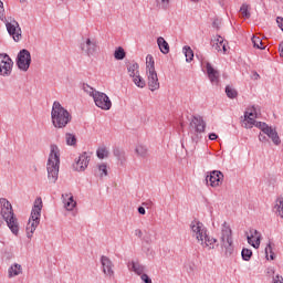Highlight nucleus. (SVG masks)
<instances>
[{"instance_id":"obj_1","label":"nucleus","mask_w":283,"mask_h":283,"mask_svg":"<svg viewBox=\"0 0 283 283\" xmlns=\"http://www.w3.org/2000/svg\"><path fill=\"white\" fill-rule=\"evenodd\" d=\"M256 118H258V113L255 112V107H252L245 111L243 127L245 129H251L253 128V125H255V127L261 129L263 134H266V136L271 138L274 145H280L282 143V139H280V135H277V130L273 129L264 122H255Z\"/></svg>"},{"instance_id":"obj_2","label":"nucleus","mask_w":283,"mask_h":283,"mask_svg":"<svg viewBox=\"0 0 283 283\" xmlns=\"http://www.w3.org/2000/svg\"><path fill=\"white\" fill-rule=\"evenodd\" d=\"M190 229L192 232V238H196L203 249H216V247H218V239L207 234V228L202 222L193 220L190 223Z\"/></svg>"},{"instance_id":"obj_3","label":"nucleus","mask_w":283,"mask_h":283,"mask_svg":"<svg viewBox=\"0 0 283 283\" xmlns=\"http://www.w3.org/2000/svg\"><path fill=\"white\" fill-rule=\"evenodd\" d=\"M51 120L55 129H65L72 123V114L60 102H54L51 111Z\"/></svg>"},{"instance_id":"obj_4","label":"nucleus","mask_w":283,"mask_h":283,"mask_svg":"<svg viewBox=\"0 0 283 283\" xmlns=\"http://www.w3.org/2000/svg\"><path fill=\"white\" fill-rule=\"evenodd\" d=\"M61 165V150L59 146L51 145V151L46 163L48 179L54 185L59 180V167Z\"/></svg>"},{"instance_id":"obj_5","label":"nucleus","mask_w":283,"mask_h":283,"mask_svg":"<svg viewBox=\"0 0 283 283\" xmlns=\"http://www.w3.org/2000/svg\"><path fill=\"white\" fill-rule=\"evenodd\" d=\"M1 216L13 235H19V219L14 216L12 203L6 198L0 199Z\"/></svg>"},{"instance_id":"obj_6","label":"nucleus","mask_w":283,"mask_h":283,"mask_svg":"<svg viewBox=\"0 0 283 283\" xmlns=\"http://www.w3.org/2000/svg\"><path fill=\"white\" fill-rule=\"evenodd\" d=\"M220 247L224 252L226 258H231L233 255V251H235L233 247V231L229 223L223 222L221 227V234L219 238Z\"/></svg>"},{"instance_id":"obj_7","label":"nucleus","mask_w":283,"mask_h":283,"mask_svg":"<svg viewBox=\"0 0 283 283\" xmlns=\"http://www.w3.org/2000/svg\"><path fill=\"white\" fill-rule=\"evenodd\" d=\"M42 209H43V200H41V198H36L31 211L29 222L27 224V238L29 239L32 238L34 231H36V227L41 224Z\"/></svg>"},{"instance_id":"obj_8","label":"nucleus","mask_w":283,"mask_h":283,"mask_svg":"<svg viewBox=\"0 0 283 283\" xmlns=\"http://www.w3.org/2000/svg\"><path fill=\"white\" fill-rule=\"evenodd\" d=\"M146 74L148 90H150V92L160 90V82L158 81V73L156 72V62L151 55L146 56Z\"/></svg>"},{"instance_id":"obj_9","label":"nucleus","mask_w":283,"mask_h":283,"mask_svg":"<svg viewBox=\"0 0 283 283\" xmlns=\"http://www.w3.org/2000/svg\"><path fill=\"white\" fill-rule=\"evenodd\" d=\"M189 129L190 134H195L191 136L193 143H198L200 140L199 134H205V129H207V122L200 115L192 116Z\"/></svg>"},{"instance_id":"obj_10","label":"nucleus","mask_w":283,"mask_h":283,"mask_svg":"<svg viewBox=\"0 0 283 283\" xmlns=\"http://www.w3.org/2000/svg\"><path fill=\"white\" fill-rule=\"evenodd\" d=\"M3 23H6L8 34L12 36L13 41H21L22 31L21 27L19 25V22L14 20V18L10 17L3 20Z\"/></svg>"},{"instance_id":"obj_11","label":"nucleus","mask_w":283,"mask_h":283,"mask_svg":"<svg viewBox=\"0 0 283 283\" xmlns=\"http://www.w3.org/2000/svg\"><path fill=\"white\" fill-rule=\"evenodd\" d=\"M32 63V55L28 49H22L17 56V65L21 72H28Z\"/></svg>"},{"instance_id":"obj_12","label":"nucleus","mask_w":283,"mask_h":283,"mask_svg":"<svg viewBox=\"0 0 283 283\" xmlns=\"http://www.w3.org/2000/svg\"><path fill=\"white\" fill-rule=\"evenodd\" d=\"M93 101L96 107H99V109H104V112L112 109V99H109V96H107V94L103 92L97 91L94 94Z\"/></svg>"},{"instance_id":"obj_13","label":"nucleus","mask_w":283,"mask_h":283,"mask_svg":"<svg viewBox=\"0 0 283 283\" xmlns=\"http://www.w3.org/2000/svg\"><path fill=\"white\" fill-rule=\"evenodd\" d=\"M80 48L87 56H94L98 50V43L96 40L87 38L82 40Z\"/></svg>"},{"instance_id":"obj_14","label":"nucleus","mask_w":283,"mask_h":283,"mask_svg":"<svg viewBox=\"0 0 283 283\" xmlns=\"http://www.w3.org/2000/svg\"><path fill=\"white\" fill-rule=\"evenodd\" d=\"M12 59L8 54H0V74L1 76H10L12 74Z\"/></svg>"},{"instance_id":"obj_15","label":"nucleus","mask_w":283,"mask_h":283,"mask_svg":"<svg viewBox=\"0 0 283 283\" xmlns=\"http://www.w3.org/2000/svg\"><path fill=\"white\" fill-rule=\"evenodd\" d=\"M90 160H92V153H82L73 165L75 171H85L90 165Z\"/></svg>"},{"instance_id":"obj_16","label":"nucleus","mask_w":283,"mask_h":283,"mask_svg":"<svg viewBox=\"0 0 283 283\" xmlns=\"http://www.w3.org/2000/svg\"><path fill=\"white\" fill-rule=\"evenodd\" d=\"M210 45L212 50L216 52H221L222 54H227L228 48H227V41H224V38L221 35H214L211 38Z\"/></svg>"},{"instance_id":"obj_17","label":"nucleus","mask_w":283,"mask_h":283,"mask_svg":"<svg viewBox=\"0 0 283 283\" xmlns=\"http://www.w3.org/2000/svg\"><path fill=\"white\" fill-rule=\"evenodd\" d=\"M224 180V175L220 170H212L210 175L206 177V181L210 182L211 187H220Z\"/></svg>"},{"instance_id":"obj_18","label":"nucleus","mask_w":283,"mask_h":283,"mask_svg":"<svg viewBox=\"0 0 283 283\" xmlns=\"http://www.w3.org/2000/svg\"><path fill=\"white\" fill-rule=\"evenodd\" d=\"M102 271L106 277H114V262L108 256H101Z\"/></svg>"},{"instance_id":"obj_19","label":"nucleus","mask_w":283,"mask_h":283,"mask_svg":"<svg viewBox=\"0 0 283 283\" xmlns=\"http://www.w3.org/2000/svg\"><path fill=\"white\" fill-rule=\"evenodd\" d=\"M249 233L247 235L248 243L253 247V249H260V242L262 240V234L255 230V229H250Z\"/></svg>"},{"instance_id":"obj_20","label":"nucleus","mask_w":283,"mask_h":283,"mask_svg":"<svg viewBox=\"0 0 283 283\" xmlns=\"http://www.w3.org/2000/svg\"><path fill=\"white\" fill-rule=\"evenodd\" d=\"M206 70H207V74H208V77L211 83H218L220 81V72H218V70L213 69L211 63L208 62L206 64Z\"/></svg>"},{"instance_id":"obj_21","label":"nucleus","mask_w":283,"mask_h":283,"mask_svg":"<svg viewBox=\"0 0 283 283\" xmlns=\"http://www.w3.org/2000/svg\"><path fill=\"white\" fill-rule=\"evenodd\" d=\"M64 207L66 211H73V209L76 207V202L74 201V196L72 193H65L62 195Z\"/></svg>"},{"instance_id":"obj_22","label":"nucleus","mask_w":283,"mask_h":283,"mask_svg":"<svg viewBox=\"0 0 283 283\" xmlns=\"http://www.w3.org/2000/svg\"><path fill=\"white\" fill-rule=\"evenodd\" d=\"M135 154L137 158H148L149 157V149L147 146L143 144H138L135 148Z\"/></svg>"},{"instance_id":"obj_23","label":"nucleus","mask_w":283,"mask_h":283,"mask_svg":"<svg viewBox=\"0 0 283 283\" xmlns=\"http://www.w3.org/2000/svg\"><path fill=\"white\" fill-rule=\"evenodd\" d=\"M157 45L163 54H169V43L166 42L165 38L159 36L157 39Z\"/></svg>"},{"instance_id":"obj_24","label":"nucleus","mask_w":283,"mask_h":283,"mask_svg":"<svg viewBox=\"0 0 283 283\" xmlns=\"http://www.w3.org/2000/svg\"><path fill=\"white\" fill-rule=\"evenodd\" d=\"M138 70H139L138 63H130L127 65V72L130 78H134L135 76H138V74H140V71Z\"/></svg>"},{"instance_id":"obj_25","label":"nucleus","mask_w":283,"mask_h":283,"mask_svg":"<svg viewBox=\"0 0 283 283\" xmlns=\"http://www.w3.org/2000/svg\"><path fill=\"white\" fill-rule=\"evenodd\" d=\"M132 271H134L136 275H145V265H140V263L133 262Z\"/></svg>"},{"instance_id":"obj_26","label":"nucleus","mask_w":283,"mask_h":283,"mask_svg":"<svg viewBox=\"0 0 283 283\" xmlns=\"http://www.w3.org/2000/svg\"><path fill=\"white\" fill-rule=\"evenodd\" d=\"M125 56H127V53H125V49H123V46H119L115 50L114 59H116V61H123Z\"/></svg>"},{"instance_id":"obj_27","label":"nucleus","mask_w":283,"mask_h":283,"mask_svg":"<svg viewBox=\"0 0 283 283\" xmlns=\"http://www.w3.org/2000/svg\"><path fill=\"white\" fill-rule=\"evenodd\" d=\"M133 83L136 85V87H139L142 90L143 87H145V85H147V83L145 82V78L140 76V73L137 74L135 77H133Z\"/></svg>"},{"instance_id":"obj_28","label":"nucleus","mask_w":283,"mask_h":283,"mask_svg":"<svg viewBox=\"0 0 283 283\" xmlns=\"http://www.w3.org/2000/svg\"><path fill=\"white\" fill-rule=\"evenodd\" d=\"M226 94H227L228 98H232V99L238 98V91L232 85L226 86Z\"/></svg>"},{"instance_id":"obj_29","label":"nucleus","mask_w":283,"mask_h":283,"mask_svg":"<svg viewBox=\"0 0 283 283\" xmlns=\"http://www.w3.org/2000/svg\"><path fill=\"white\" fill-rule=\"evenodd\" d=\"M184 53L186 56L187 63H191L193 61V50H191V46H184Z\"/></svg>"},{"instance_id":"obj_30","label":"nucleus","mask_w":283,"mask_h":283,"mask_svg":"<svg viewBox=\"0 0 283 283\" xmlns=\"http://www.w3.org/2000/svg\"><path fill=\"white\" fill-rule=\"evenodd\" d=\"M65 143H66V145H69L70 147L76 146V135L71 134V133H66V134H65Z\"/></svg>"},{"instance_id":"obj_31","label":"nucleus","mask_w":283,"mask_h":283,"mask_svg":"<svg viewBox=\"0 0 283 283\" xmlns=\"http://www.w3.org/2000/svg\"><path fill=\"white\" fill-rule=\"evenodd\" d=\"M241 258L244 262H249L251 258H253V251H251V249L243 248L241 251Z\"/></svg>"},{"instance_id":"obj_32","label":"nucleus","mask_w":283,"mask_h":283,"mask_svg":"<svg viewBox=\"0 0 283 283\" xmlns=\"http://www.w3.org/2000/svg\"><path fill=\"white\" fill-rule=\"evenodd\" d=\"M9 277H14V275H19L21 273V265L20 264H13L9 268Z\"/></svg>"},{"instance_id":"obj_33","label":"nucleus","mask_w":283,"mask_h":283,"mask_svg":"<svg viewBox=\"0 0 283 283\" xmlns=\"http://www.w3.org/2000/svg\"><path fill=\"white\" fill-rule=\"evenodd\" d=\"M96 155L99 160H103L104 158H109V150L106 147H101L97 149Z\"/></svg>"},{"instance_id":"obj_34","label":"nucleus","mask_w":283,"mask_h":283,"mask_svg":"<svg viewBox=\"0 0 283 283\" xmlns=\"http://www.w3.org/2000/svg\"><path fill=\"white\" fill-rule=\"evenodd\" d=\"M252 43L253 48H256L258 50H264V43H262V39H260L259 36L253 35Z\"/></svg>"},{"instance_id":"obj_35","label":"nucleus","mask_w":283,"mask_h":283,"mask_svg":"<svg viewBox=\"0 0 283 283\" xmlns=\"http://www.w3.org/2000/svg\"><path fill=\"white\" fill-rule=\"evenodd\" d=\"M269 253H270V260H275V252H273V247H271V242L268 243L265 248V258L269 260Z\"/></svg>"},{"instance_id":"obj_36","label":"nucleus","mask_w":283,"mask_h":283,"mask_svg":"<svg viewBox=\"0 0 283 283\" xmlns=\"http://www.w3.org/2000/svg\"><path fill=\"white\" fill-rule=\"evenodd\" d=\"M240 12L245 19H251V12H249V4L243 3L240 8Z\"/></svg>"},{"instance_id":"obj_37","label":"nucleus","mask_w":283,"mask_h":283,"mask_svg":"<svg viewBox=\"0 0 283 283\" xmlns=\"http://www.w3.org/2000/svg\"><path fill=\"white\" fill-rule=\"evenodd\" d=\"M83 90L84 92H86V94H88V96H92V98H94V95L96 94V92H98L87 84L83 86Z\"/></svg>"},{"instance_id":"obj_38","label":"nucleus","mask_w":283,"mask_h":283,"mask_svg":"<svg viewBox=\"0 0 283 283\" xmlns=\"http://www.w3.org/2000/svg\"><path fill=\"white\" fill-rule=\"evenodd\" d=\"M98 172L101 178H103V176H107V164L98 165Z\"/></svg>"},{"instance_id":"obj_39","label":"nucleus","mask_w":283,"mask_h":283,"mask_svg":"<svg viewBox=\"0 0 283 283\" xmlns=\"http://www.w3.org/2000/svg\"><path fill=\"white\" fill-rule=\"evenodd\" d=\"M6 9L3 8V2L0 0V21H6Z\"/></svg>"},{"instance_id":"obj_40","label":"nucleus","mask_w":283,"mask_h":283,"mask_svg":"<svg viewBox=\"0 0 283 283\" xmlns=\"http://www.w3.org/2000/svg\"><path fill=\"white\" fill-rule=\"evenodd\" d=\"M220 25H222V20L214 18L212 21V28H214L216 30H220Z\"/></svg>"},{"instance_id":"obj_41","label":"nucleus","mask_w":283,"mask_h":283,"mask_svg":"<svg viewBox=\"0 0 283 283\" xmlns=\"http://www.w3.org/2000/svg\"><path fill=\"white\" fill-rule=\"evenodd\" d=\"M265 273H266V275H268L269 277H274V275H275V268H273V266L268 268V269L265 270Z\"/></svg>"},{"instance_id":"obj_42","label":"nucleus","mask_w":283,"mask_h":283,"mask_svg":"<svg viewBox=\"0 0 283 283\" xmlns=\"http://www.w3.org/2000/svg\"><path fill=\"white\" fill-rule=\"evenodd\" d=\"M140 280L144 283H151V277H149V275H147V274H142Z\"/></svg>"},{"instance_id":"obj_43","label":"nucleus","mask_w":283,"mask_h":283,"mask_svg":"<svg viewBox=\"0 0 283 283\" xmlns=\"http://www.w3.org/2000/svg\"><path fill=\"white\" fill-rule=\"evenodd\" d=\"M273 283H283V276L276 274L275 276H273Z\"/></svg>"},{"instance_id":"obj_44","label":"nucleus","mask_w":283,"mask_h":283,"mask_svg":"<svg viewBox=\"0 0 283 283\" xmlns=\"http://www.w3.org/2000/svg\"><path fill=\"white\" fill-rule=\"evenodd\" d=\"M259 140H260L261 143H266V142L269 140V138H266V134L260 133V134H259Z\"/></svg>"},{"instance_id":"obj_45","label":"nucleus","mask_w":283,"mask_h":283,"mask_svg":"<svg viewBox=\"0 0 283 283\" xmlns=\"http://www.w3.org/2000/svg\"><path fill=\"white\" fill-rule=\"evenodd\" d=\"M161 8L163 10H167L169 8V0H161Z\"/></svg>"},{"instance_id":"obj_46","label":"nucleus","mask_w":283,"mask_h":283,"mask_svg":"<svg viewBox=\"0 0 283 283\" xmlns=\"http://www.w3.org/2000/svg\"><path fill=\"white\" fill-rule=\"evenodd\" d=\"M209 140H218V135H216V133H211L209 135Z\"/></svg>"},{"instance_id":"obj_47","label":"nucleus","mask_w":283,"mask_h":283,"mask_svg":"<svg viewBox=\"0 0 283 283\" xmlns=\"http://www.w3.org/2000/svg\"><path fill=\"white\" fill-rule=\"evenodd\" d=\"M138 213H139L140 216H145V213H147V211L145 210V207H139V208H138Z\"/></svg>"},{"instance_id":"obj_48","label":"nucleus","mask_w":283,"mask_h":283,"mask_svg":"<svg viewBox=\"0 0 283 283\" xmlns=\"http://www.w3.org/2000/svg\"><path fill=\"white\" fill-rule=\"evenodd\" d=\"M135 235L137 238H143V230H140V229L135 230Z\"/></svg>"},{"instance_id":"obj_49","label":"nucleus","mask_w":283,"mask_h":283,"mask_svg":"<svg viewBox=\"0 0 283 283\" xmlns=\"http://www.w3.org/2000/svg\"><path fill=\"white\" fill-rule=\"evenodd\" d=\"M279 52H280L281 56L283 57V41L279 45Z\"/></svg>"},{"instance_id":"obj_50","label":"nucleus","mask_w":283,"mask_h":283,"mask_svg":"<svg viewBox=\"0 0 283 283\" xmlns=\"http://www.w3.org/2000/svg\"><path fill=\"white\" fill-rule=\"evenodd\" d=\"M114 156L120 157V150H114Z\"/></svg>"},{"instance_id":"obj_51","label":"nucleus","mask_w":283,"mask_h":283,"mask_svg":"<svg viewBox=\"0 0 283 283\" xmlns=\"http://www.w3.org/2000/svg\"><path fill=\"white\" fill-rule=\"evenodd\" d=\"M254 76L256 80L260 78V74H258V73H255Z\"/></svg>"},{"instance_id":"obj_52","label":"nucleus","mask_w":283,"mask_h":283,"mask_svg":"<svg viewBox=\"0 0 283 283\" xmlns=\"http://www.w3.org/2000/svg\"><path fill=\"white\" fill-rule=\"evenodd\" d=\"M191 1H193L196 3L198 0H191Z\"/></svg>"},{"instance_id":"obj_53","label":"nucleus","mask_w":283,"mask_h":283,"mask_svg":"<svg viewBox=\"0 0 283 283\" xmlns=\"http://www.w3.org/2000/svg\"><path fill=\"white\" fill-rule=\"evenodd\" d=\"M22 3H23V1H25V0H20Z\"/></svg>"},{"instance_id":"obj_54","label":"nucleus","mask_w":283,"mask_h":283,"mask_svg":"<svg viewBox=\"0 0 283 283\" xmlns=\"http://www.w3.org/2000/svg\"><path fill=\"white\" fill-rule=\"evenodd\" d=\"M0 227H1V221H0Z\"/></svg>"}]
</instances>
